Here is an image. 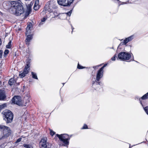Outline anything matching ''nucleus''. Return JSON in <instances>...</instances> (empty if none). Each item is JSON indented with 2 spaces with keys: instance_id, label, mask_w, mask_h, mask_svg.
<instances>
[{
  "instance_id": "obj_1",
  "label": "nucleus",
  "mask_w": 148,
  "mask_h": 148,
  "mask_svg": "<svg viewBox=\"0 0 148 148\" xmlns=\"http://www.w3.org/2000/svg\"><path fill=\"white\" fill-rule=\"evenodd\" d=\"M10 3L12 7H13L12 10H14V12H10L11 13L18 16L24 12V8L20 2L11 1Z\"/></svg>"
},
{
  "instance_id": "obj_2",
  "label": "nucleus",
  "mask_w": 148,
  "mask_h": 148,
  "mask_svg": "<svg viewBox=\"0 0 148 148\" xmlns=\"http://www.w3.org/2000/svg\"><path fill=\"white\" fill-rule=\"evenodd\" d=\"M56 136L59 138L60 140L63 142L64 144L60 145L61 146H66L69 145V142L68 140H69L70 138L69 136L67 134H61L59 135L57 134Z\"/></svg>"
},
{
  "instance_id": "obj_3",
  "label": "nucleus",
  "mask_w": 148,
  "mask_h": 148,
  "mask_svg": "<svg viewBox=\"0 0 148 148\" xmlns=\"http://www.w3.org/2000/svg\"><path fill=\"white\" fill-rule=\"evenodd\" d=\"M5 118L4 119L7 123H11L13 118V114L12 112L8 110H5L3 112Z\"/></svg>"
},
{
  "instance_id": "obj_4",
  "label": "nucleus",
  "mask_w": 148,
  "mask_h": 148,
  "mask_svg": "<svg viewBox=\"0 0 148 148\" xmlns=\"http://www.w3.org/2000/svg\"><path fill=\"white\" fill-rule=\"evenodd\" d=\"M0 129L3 131V135L0 138V140L3 139L8 137L11 134V131L8 127L0 125Z\"/></svg>"
},
{
  "instance_id": "obj_5",
  "label": "nucleus",
  "mask_w": 148,
  "mask_h": 148,
  "mask_svg": "<svg viewBox=\"0 0 148 148\" xmlns=\"http://www.w3.org/2000/svg\"><path fill=\"white\" fill-rule=\"evenodd\" d=\"M131 57V54L126 52H121L118 55V58L122 60H128Z\"/></svg>"
},
{
  "instance_id": "obj_6",
  "label": "nucleus",
  "mask_w": 148,
  "mask_h": 148,
  "mask_svg": "<svg viewBox=\"0 0 148 148\" xmlns=\"http://www.w3.org/2000/svg\"><path fill=\"white\" fill-rule=\"evenodd\" d=\"M12 102L14 104H17L19 106L22 105L26 106L29 102V100H27L25 105H24L21 101L20 97L18 96H14L12 98Z\"/></svg>"
},
{
  "instance_id": "obj_7",
  "label": "nucleus",
  "mask_w": 148,
  "mask_h": 148,
  "mask_svg": "<svg viewBox=\"0 0 148 148\" xmlns=\"http://www.w3.org/2000/svg\"><path fill=\"white\" fill-rule=\"evenodd\" d=\"M74 0H57V2L59 5L64 6L70 5Z\"/></svg>"
},
{
  "instance_id": "obj_8",
  "label": "nucleus",
  "mask_w": 148,
  "mask_h": 148,
  "mask_svg": "<svg viewBox=\"0 0 148 148\" xmlns=\"http://www.w3.org/2000/svg\"><path fill=\"white\" fill-rule=\"evenodd\" d=\"M40 145L41 146V148H46L47 138H44L42 139L40 142Z\"/></svg>"
},
{
  "instance_id": "obj_9",
  "label": "nucleus",
  "mask_w": 148,
  "mask_h": 148,
  "mask_svg": "<svg viewBox=\"0 0 148 148\" xmlns=\"http://www.w3.org/2000/svg\"><path fill=\"white\" fill-rule=\"evenodd\" d=\"M103 71L101 70V69L98 71L96 76V81L98 82L99 81L100 79L102 77L103 75Z\"/></svg>"
},
{
  "instance_id": "obj_10",
  "label": "nucleus",
  "mask_w": 148,
  "mask_h": 148,
  "mask_svg": "<svg viewBox=\"0 0 148 148\" xmlns=\"http://www.w3.org/2000/svg\"><path fill=\"white\" fill-rule=\"evenodd\" d=\"M134 38V36H131L126 38L123 40V45H126L127 43L129 42L130 41L132 40Z\"/></svg>"
},
{
  "instance_id": "obj_11",
  "label": "nucleus",
  "mask_w": 148,
  "mask_h": 148,
  "mask_svg": "<svg viewBox=\"0 0 148 148\" xmlns=\"http://www.w3.org/2000/svg\"><path fill=\"white\" fill-rule=\"evenodd\" d=\"M30 69L29 62H27L26 65L25 66L23 72L25 73V74H27L28 73Z\"/></svg>"
},
{
  "instance_id": "obj_12",
  "label": "nucleus",
  "mask_w": 148,
  "mask_h": 148,
  "mask_svg": "<svg viewBox=\"0 0 148 148\" xmlns=\"http://www.w3.org/2000/svg\"><path fill=\"white\" fill-rule=\"evenodd\" d=\"M26 36H27V38L25 41L27 44L29 45V42L32 39V34H30V33H29V34L27 35H26Z\"/></svg>"
},
{
  "instance_id": "obj_13",
  "label": "nucleus",
  "mask_w": 148,
  "mask_h": 148,
  "mask_svg": "<svg viewBox=\"0 0 148 148\" xmlns=\"http://www.w3.org/2000/svg\"><path fill=\"white\" fill-rule=\"evenodd\" d=\"M6 98V95L4 90H0V100H3Z\"/></svg>"
},
{
  "instance_id": "obj_14",
  "label": "nucleus",
  "mask_w": 148,
  "mask_h": 148,
  "mask_svg": "<svg viewBox=\"0 0 148 148\" xmlns=\"http://www.w3.org/2000/svg\"><path fill=\"white\" fill-rule=\"evenodd\" d=\"M32 27V25L31 24H29L27 25V28H26V32L25 34L26 35H27V34H29V33H30V28Z\"/></svg>"
},
{
  "instance_id": "obj_15",
  "label": "nucleus",
  "mask_w": 148,
  "mask_h": 148,
  "mask_svg": "<svg viewBox=\"0 0 148 148\" xmlns=\"http://www.w3.org/2000/svg\"><path fill=\"white\" fill-rule=\"evenodd\" d=\"M72 13V10H70L68 12L62 13L60 14L61 16H70L71 15V14Z\"/></svg>"
},
{
  "instance_id": "obj_16",
  "label": "nucleus",
  "mask_w": 148,
  "mask_h": 148,
  "mask_svg": "<svg viewBox=\"0 0 148 148\" xmlns=\"http://www.w3.org/2000/svg\"><path fill=\"white\" fill-rule=\"evenodd\" d=\"M16 81L13 78H11L9 81L8 83L10 85H12L15 83Z\"/></svg>"
},
{
  "instance_id": "obj_17",
  "label": "nucleus",
  "mask_w": 148,
  "mask_h": 148,
  "mask_svg": "<svg viewBox=\"0 0 148 148\" xmlns=\"http://www.w3.org/2000/svg\"><path fill=\"white\" fill-rule=\"evenodd\" d=\"M31 74H32V77L33 78L35 79H38L36 74L35 73L33 72H31Z\"/></svg>"
},
{
  "instance_id": "obj_18",
  "label": "nucleus",
  "mask_w": 148,
  "mask_h": 148,
  "mask_svg": "<svg viewBox=\"0 0 148 148\" xmlns=\"http://www.w3.org/2000/svg\"><path fill=\"white\" fill-rule=\"evenodd\" d=\"M141 99H148V92L143 96Z\"/></svg>"
},
{
  "instance_id": "obj_19",
  "label": "nucleus",
  "mask_w": 148,
  "mask_h": 148,
  "mask_svg": "<svg viewBox=\"0 0 148 148\" xmlns=\"http://www.w3.org/2000/svg\"><path fill=\"white\" fill-rule=\"evenodd\" d=\"M12 41L10 40L7 45H6V47L8 49H10L11 47Z\"/></svg>"
},
{
  "instance_id": "obj_20",
  "label": "nucleus",
  "mask_w": 148,
  "mask_h": 148,
  "mask_svg": "<svg viewBox=\"0 0 148 148\" xmlns=\"http://www.w3.org/2000/svg\"><path fill=\"white\" fill-rule=\"evenodd\" d=\"M102 84V83L101 82H97L96 83H93L92 86L93 87H94L95 85H101Z\"/></svg>"
},
{
  "instance_id": "obj_21",
  "label": "nucleus",
  "mask_w": 148,
  "mask_h": 148,
  "mask_svg": "<svg viewBox=\"0 0 148 148\" xmlns=\"http://www.w3.org/2000/svg\"><path fill=\"white\" fill-rule=\"evenodd\" d=\"M39 8V6L38 5H36V2L35 3L34 9V10H37Z\"/></svg>"
},
{
  "instance_id": "obj_22",
  "label": "nucleus",
  "mask_w": 148,
  "mask_h": 148,
  "mask_svg": "<svg viewBox=\"0 0 148 148\" xmlns=\"http://www.w3.org/2000/svg\"><path fill=\"white\" fill-rule=\"evenodd\" d=\"M23 146L26 148H32V146L29 145L24 144Z\"/></svg>"
},
{
  "instance_id": "obj_23",
  "label": "nucleus",
  "mask_w": 148,
  "mask_h": 148,
  "mask_svg": "<svg viewBox=\"0 0 148 148\" xmlns=\"http://www.w3.org/2000/svg\"><path fill=\"white\" fill-rule=\"evenodd\" d=\"M26 74H25V73L23 72L21 73L19 75L21 77L23 78L24 77Z\"/></svg>"
},
{
  "instance_id": "obj_24",
  "label": "nucleus",
  "mask_w": 148,
  "mask_h": 148,
  "mask_svg": "<svg viewBox=\"0 0 148 148\" xmlns=\"http://www.w3.org/2000/svg\"><path fill=\"white\" fill-rule=\"evenodd\" d=\"M117 1L118 2V3H119V5H123V4H127V2H121L119 0H117Z\"/></svg>"
},
{
  "instance_id": "obj_25",
  "label": "nucleus",
  "mask_w": 148,
  "mask_h": 148,
  "mask_svg": "<svg viewBox=\"0 0 148 148\" xmlns=\"http://www.w3.org/2000/svg\"><path fill=\"white\" fill-rule=\"evenodd\" d=\"M143 108L147 114L148 115V106L143 107Z\"/></svg>"
},
{
  "instance_id": "obj_26",
  "label": "nucleus",
  "mask_w": 148,
  "mask_h": 148,
  "mask_svg": "<svg viewBox=\"0 0 148 148\" xmlns=\"http://www.w3.org/2000/svg\"><path fill=\"white\" fill-rule=\"evenodd\" d=\"M9 50L8 49H6L4 52V56H6L7 54H8L9 53Z\"/></svg>"
},
{
  "instance_id": "obj_27",
  "label": "nucleus",
  "mask_w": 148,
  "mask_h": 148,
  "mask_svg": "<svg viewBox=\"0 0 148 148\" xmlns=\"http://www.w3.org/2000/svg\"><path fill=\"white\" fill-rule=\"evenodd\" d=\"M6 104H3L0 105V108L2 109L3 108L5 107H6Z\"/></svg>"
},
{
  "instance_id": "obj_28",
  "label": "nucleus",
  "mask_w": 148,
  "mask_h": 148,
  "mask_svg": "<svg viewBox=\"0 0 148 148\" xmlns=\"http://www.w3.org/2000/svg\"><path fill=\"white\" fill-rule=\"evenodd\" d=\"M46 19V18H45V17L43 18L42 19H41V22L40 23L39 25L42 24L43 23H42V22H44Z\"/></svg>"
},
{
  "instance_id": "obj_29",
  "label": "nucleus",
  "mask_w": 148,
  "mask_h": 148,
  "mask_svg": "<svg viewBox=\"0 0 148 148\" xmlns=\"http://www.w3.org/2000/svg\"><path fill=\"white\" fill-rule=\"evenodd\" d=\"M50 130V134L51 136H53L55 133V132L51 130Z\"/></svg>"
},
{
  "instance_id": "obj_30",
  "label": "nucleus",
  "mask_w": 148,
  "mask_h": 148,
  "mask_svg": "<svg viewBox=\"0 0 148 148\" xmlns=\"http://www.w3.org/2000/svg\"><path fill=\"white\" fill-rule=\"evenodd\" d=\"M84 68L85 67H83L82 66L80 65L79 64H78V65H77V68L78 69H82Z\"/></svg>"
},
{
  "instance_id": "obj_31",
  "label": "nucleus",
  "mask_w": 148,
  "mask_h": 148,
  "mask_svg": "<svg viewBox=\"0 0 148 148\" xmlns=\"http://www.w3.org/2000/svg\"><path fill=\"white\" fill-rule=\"evenodd\" d=\"M88 128V126L86 124H85L84 125V126L82 128V129H86Z\"/></svg>"
},
{
  "instance_id": "obj_32",
  "label": "nucleus",
  "mask_w": 148,
  "mask_h": 148,
  "mask_svg": "<svg viewBox=\"0 0 148 148\" xmlns=\"http://www.w3.org/2000/svg\"><path fill=\"white\" fill-rule=\"evenodd\" d=\"M107 65V64H105L101 68H100V69L101 70L103 71L104 68Z\"/></svg>"
},
{
  "instance_id": "obj_33",
  "label": "nucleus",
  "mask_w": 148,
  "mask_h": 148,
  "mask_svg": "<svg viewBox=\"0 0 148 148\" xmlns=\"http://www.w3.org/2000/svg\"><path fill=\"white\" fill-rule=\"evenodd\" d=\"M116 55H114V57H112L111 58V60H115L116 59Z\"/></svg>"
},
{
  "instance_id": "obj_34",
  "label": "nucleus",
  "mask_w": 148,
  "mask_h": 148,
  "mask_svg": "<svg viewBox=\"0 0 148 148\" xmlns=\"http://www.w3.org/2000/svg\"><path fill=\"white\" fill-rule=\"evenodd\" d=\"M22 138H20L18 139L16 141V143H18L20 142Z\"/></svg>"
},
{
  "instance_id": "obj_35",
  "label": "nucleus",
  "mask_w": 148,
  "mask_h": 148,
  "mask_svg": "<svg viewBox=\"0 0 148 148\" xmlns=\"http://www.w3.org/2000/svg\"><path fill=\"white\" fill-rule=\"evenodd\" d=\"M100 66V65H97V66H93V68L95 69H97L98 68V67Z\"/></svg>"
},
{
  "instance_id": "obj_36",
  "label": "nucleus",
  "mask_w": 148,
  "mask_h": 148,
  "mask_svg": "<svg viewBox=\"0 0 148 148\" xmlns=\"http://www.w3.org/2000/svg\"><path fill=\"white\" fill-rule=\"evenodd\" d=\"M2 53V51L1 50H0V58L1 57Z\"/></svg>"
},
{
  "instance_id": "obj_37",
  "label": "nucleus",
  "mask_w": 148,
  "mask_h": 148,
  "mask_svg": "<svg viewBox=\"0 0 148 148\" xmlns=\"http://www.w3.org/2000/svg\"><path fill=\"white\" fill-rule=\"evenodd\" d=\"M36 5H37V4H38V0H37V1H36L35 3H36Z\"/></svg>"
},
{
  "instance_id": "obj_38",
  "label": "nucleus",
  "mask_w": 148,
  "mask_h": 148,
  "mask_svg": "<svg viewBox=\"0 0 148 148\" xmlns=\"http://www.w3.org/2000/svg\"><path fill=\"white\" fill-rule=\"evenodd\" d=\"M1 43H2V42L1 41V39H0V46L1 45Z\"/></svg>"
},
{
  "instance_id": "obj_39",
  "label": "nucleus",
  "mask_w": 148,
  "mask_h": 148,
  "mask_svg": "<svg viewBox=\"0 0 148 148\" xmlns=\"http://www.w3.org/2000/svg\"><path fill=\"white\" fill-rule=\"evenodd\" d=\"M71 28H72V32L73 31V30L74 29V28L73 27V26L72 25H71Z\"/></svg>"
},
{
  "instance_id": "obj_40",
  "label": "nucleus",
  "mask_w": 148,
  "mask_h": 148,
  "mask_svg": "<svg viewBox=\"0 0 148 148\" xmlns=\"http://www.w3.org/2000/svg\"><path fill=\"white\" fill-rule=\"evenodd\" d=\"M2 14V12H1V11H0V14L1 15V14Z\"/></svg>"
},
{
  "instance_id": "obj_41",
  "label": "nucleus",
  "mask_w": 148,
  "mask_h": 148,
  "mask_svg": "<svg viewBox=\"0 0 148 148\" xmlns=\"http://www.w3.org/2000/svg\"><path fill=\"white\" fill-rule=\"evenodd\" d=\"M140 104H141V105H142V106L143 107V104H142V102H141V101H140Z\"/></svg>"
},
{
  "instance_id": "obj_42",
  "label": "nucleus",
  "mask_w": 148,
  "mask_h": 148,
  "mask_svg": "<svg viewBox=\"0 0 148 148\" xmlns=\"http://www.w3.org/2000/svg\"><path fill=\"white\" fill-rule=\"evenodd\" d=\"M30 10V8L29 7V10Z\"/></svg>"
},
{
  "instance_id": "obj_43",
  "label": "nucleus",
  "mask_w": 148,
  "mask_h": 148,
  "mask_svg": "<svg viewBox=\"0 0 148 148\" xmlns=\"http://www.w3.org/2000/svg\"><path fill=\"white\" fill-rule=\"evenodd\" d=\"M138 98L137 97H136L135 98V99H138Z\"/></svg>"
},
{
  "instance_id": "obj_44",
  "label": "nucleus",
  "mask_w": 148,
  "mask_h": 148,
  "mask_svg": "<svg viewBox=\"0 0 148 148\" xmlns=\"http://www.w3.org/2000/svg\"><path fill=\"white\" fill-rule=\"evenodd\" d=\"M132 61H134V59H132Z\"/></svg>"
},
{
  "instance_id": "obj_45",
  "label": "nucleus",
  "mask_w": 148,
  "mask_h": 148,
  "mask_svg": "<svg viewBox=\"0 0 148 148\" xmlns=\"http://www.w3.org/2000/svg\"><path fill=\"white\" fill-rule=\"evenodd\" d=\"M43 12H44V10L42 11V13H43Z\"/></svg>"
}]
</instances>
